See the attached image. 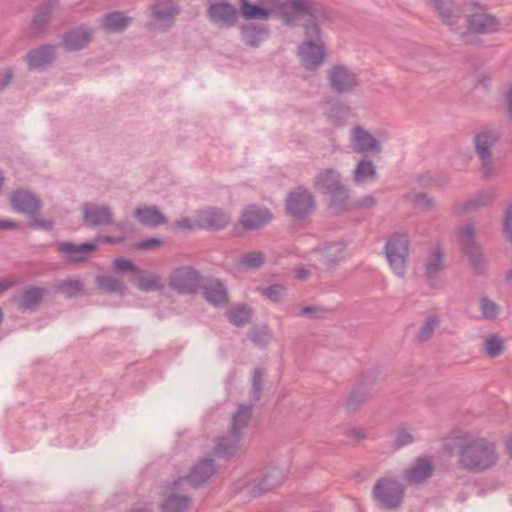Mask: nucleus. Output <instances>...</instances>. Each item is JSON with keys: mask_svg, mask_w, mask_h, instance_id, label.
Returning <instances> with one entry per match:
<instances>
[{"mask_svg": "<svg viewBox=\"0 0 512 512\" xmlns=\"http://www.w3.org/2000/svg\"><path fill=\"white\" fill-rule=\"evenodd\" d=\"M200 288L206 302L214 308H224L229 304V291L223 280L215 277L206 279Z\"/></svg>", "mask_w": 512, "mask_h": 512, "instance_id": "f3484780", "label": "nucleus"}, {"mask_svg": "<svg viewBox=\"0 0 512 512\" xmlns=\"http://www.w3.org/2000/svg\"><path fill=\"white\" fill-rule=\"evenodd\" d=\"M98 240L74 244L70 241L55 242L54 247L57 252L63 255V259L68 264H77L86 262L90 254L97 249Z\"/></svg>", "mask_w": 512, "mask_h": 512, "instance_id": "ddd939ff", "label": "nucleus"}, {"mask_svg": "<svg viewBox=\"0 0 512 512\" xmlns=\"http://www.w3.org/2000/svg\"><path fill=\"white\" fill-rule=\"evenodd\" d=\"M10 205L18 213L26 214L31 219L30 227L50 231L54 222L49 219H40L38 216L42 208L40 198L28 189H16L10 194Z\"/></svg>", "mask_w": 512, "mask_h": 512, "instance_id": "39448f33", "label": "nucleus"}, {"mask_svg": "<svg viewBox=\"0 0 512 512\" xmlns=\"http://www.w3.org/2000/svg\"><path fill=\"white\" fill-rule=\"evenodd\" d=\"M458 242L462 252L468 256L469 263L477 275H484L486 272V262L482 249L475 240V229L471 223H467L458 231Z\"/></svg>", "mask_w": 512, "mask_h": 512, "instance_id": "9d476101", "label": "nucleus"}, {"mask_svg": "<svg viewBox=\"0 0 512 512\" xmlns=\"http://www.w3.org/2000/svg\"><path fill=\"white\" fill-rule=\"evenodd\" d=\"M136 286L139 290L144 292L158 291L163 288L162 278L155 273H144L141 270L140 274H136Z\"/></svg>", "mask_w": 512, "mask_h": 512, "instance_id": "79ce46f5", "label": "nucleus"}, {"mask_svg": "<svg viewBox=\"0 0 512 512\" xmlns=\"http://www.w3.org/2000/svg\"><path fill=\"white\" fill-rule=\"evenodd\" d=\"M264 383V370L262 368H255L252 375V385L263 387Z\"/></svg>", "mask_w": 512, "mask_h": 512, "instance_id": "69168bd1", "label": "nucleus"}, {"mask_svg": "<svg viewBox=\"0 0 512 512\" xmlns=\"http://www.w3.org/2000/svg\"><path fill=\"white\" fill-rule=\"evenodd\" d=\"M444 253L440 246H435L430 251L424 264L425 276L431 288H439L442 285L438 275L445 269Z\"/></svg>", "mask_w": 512, "mask_h": 512, "instance_id": "4be33fe9", "label": "nucleus"}, {"mask_svg": "<svg viewBox=\"0 0 512 512\" xmlns=\"http://www.w3.org/2000/svg\"><path fill=\"white\" fill-rule=\"evenodd\" d=\"M377 201L373 195H365L361 199L357 201H352L353 210L354 209H369L376 205Z\"/></svg>", "mask_w": 512, "mask_h": 512, "instance_id": "bf43d9fd", "label": "nucleus"}, {"mask_svg": "<svg viewBox=\"0 0 512 512\" xmlns=\"http://www.w3.org/2000/svg\"><path fill=\"white\" fill-rule=\"evenodd\" d=\"M248 337L255 346L264 349L271 342L273 332L268 324H254L248 331Z\"/></svg>", "mask_w": 512, "mask_h": 512, "instance_id": "ea45409f", "label": "nucleus"}, {"mask_svg": "<svg viewBox=\"0 0 512 512\" xmlns=\"http://www.w3.org/2000/svg\"><path fill=\"white\" fill-rule=\"evenodd\" d=\"M386 259L394 273L403 277L407 269L409 239L406 233L396 232L391 235L384 246Z\"/></svg>", "mask_w": 512, "mask_h": 512, "instance_id": "6e6552de", "label": "nucleus"}, {"mask_svg": "<svg viewBox=\"0 0 512 512\" xmlns=\"http://www.w3.org/2000/svg\"><path fill=\"white\" fill-rule=\"evenodd\" d=\"M134 216L139 223L149 227H158L167 222L166 216L157 206L137 208L134 211Z\"/></svg>", "mask_w": 512, "mask_h": 512, "instance_id": "f704fd0d", "label": "nucleus"}, {"mask_svg": "<svg viewBox=\"0 0 512 512\" xmlns=\"http://www.w3.org/2000/svg\"><path fill=\"white\" fill-rule=\"evenodd\" d=\"M313 16L305 15L307 22L303 24L304 40L298 46V56L302 66L309 71L317 70L327 57L322 30L317 22L318 9L316 2L311 0Z\"/></svg>", "mask_w": 512, "mask_h": 512, "instance_id": "7ed1b4c3", "label": "nucleus"}, {"mask_svg": "<svg viewBox=\"0 0 512 512\" xmlns=\"http://www.w3.org/2000/svg\"><path fill=\"white\" fill-rule=\"evenodd\" d=\"M57 290L67 298H75L83 294V283L76 279L63 280L57 284Z\"/></svg>", "mask_w": 512, "mask_h": 512, "instance_id": "49530a36", "label": "nucleus"}, {"mask_svg": "<svg viewBox=\"0 0 512 512\" xmlns=\"http://www.w3.org/2000/svg\"><path fill=\"white\" fill-rule=\"evenodd\" d=\"M113 266L119 272H131L135 275L141 273V270L131 260L125 258H116Z\"/></svg>", "mask_w": 512, "mask_h": 512, "instance_id": "6e6d98bb", "label": "nucleus"}, {"mask_svg": "<svg viewBox=\"0 0 512 512\" xmlns=\"http://www.w3.org/2000/svg\"><path fill=\"white\" fill-rule=\"evenodd\" d=\"M346 436L350 437V438H353V439H355L357 441L364 440L367 437V435L365 433V430L362 429V428H352V429H349L346 432Z\"/></svg>", "mask_w": 512, "mask_h": 512, "instance_id": "0e129e2a", "label": "nucleus"}, {"mask_svg": "<svg viewBox=\"0 0 512 512\" xmlns=\"http://www.w3.org/2000/svg\"><path fill=\"white\" fill-rule=\"evenodd\" d=\"M315 195L305 186L290 190L285 198V212L293 220L308 219L317 210Z\"/></svg>", "mask_w": 512, "mask_h": 512, "instance_id": "423d86ee", "label": "nucleus"}, {"mask_svg": "<svg viewBox=\"0 0 512 512\" xmlns=\"http://www.w3.org/2000/svg\"><path fill=\"white\" fill-rule=\"evenodd\" d=\"M202 282L201 273L192 266L177 267L168 278L169 287L181 295L196 294Z\"/></svg>", "mask_w": 512, "mask_h": 512, "instance_id": "9b49d317", "label": "nucleus"}, {"mask_svg": "<svg viewBox=\"0 0 512 512\" xmlns=\"http://www.w3.org/2000/svg\"><path fill=\"white\" fill-rule=\"evenodd\" d=\"M498 193L495 188H489L479 192L478 194L471 197L468 201L463 204L454 207L456 213H466L476 211L482 207L490 205L493 200L497 197Z\"/></svg>", "mask_w": 512, "mask_h": 512, "instance_id": "c756f323", "label": "nucleus"}, {"mask_svg": "<svg viewBox=\"0 0 512 512\" xmlns=\"http://www.w3.org/2000/svg\"><path fill=\"white\" fill-rule=\"evenodd\" d=\"M47 294L44 287L29 285L21 294L14 295L12 301L20 310L35 312L43 302Z\"/></svg>", "mask_w": 512, "mask_h": 512, "instance_id": "412c9836", "label": "nucleus"}, {"mask_svg": "<svg viewBox=\"0 0 512 512\" xmlns=\"http://www.w3.org/2000/svg\"><path fill=\"white\" fill-rule=\"evenodd\" d=\"M484 351L490 358L500 356L504 351V341L497 334L488 335L484 342Z\"/></svg>", "mask_w": 512, "mask_h": 512, "instance_id": "a18cd8bd", "label": "nucleus"}, {"mask_svg": "<svg viewBox=\"0 0 512 512\" xmlns=\"http://www.w3.org/2000/svg\"><path fill=\"white\" fill-rule=\"evenodd\" d=\"M458 466L461 470L479 474L498 462V453L493 442L486 438H465L457 444Z\"/></svg>", "mask_w": 512, "mask_h": 512, "instance_id": "f03ea898", "label": "nucleus"}, {"mask_svg": "<svg viewBox=\"0 0 512 512\" xmlns=\"http://www.w3.org/2000/svg\"><path fill=\"white\" fill-rule=\"evenodd\" d=\"M325 113L328 119L335 125H342L349 114L350 107L341 101L328 100L325 102Z\"/></svg>", "mask_w": 512, "mask_h": 512, "instance_id": "a19ab883", "label": "nucleus"}, {"mask_svg": "<svg viewBox=\"0 0 512 512\" xmlns=\"http://www.w3.org/2000/svg\"><path fill=\"white\" fill-rule=\"evenodd\" d=\"M251 419L252 405L240 404L231 418L228 432L218 437L213 449L214 455L227 460L234 457L239 450L240 440L249 427Z\"/></svg>", "mask_w": 512, "mask_h": 512, "instance_id": "20e7f679", "label": "nucleus"}, {"mask_svg": "<svg viewBox=\"0 0 512 512\" xmlns=\"http://www.w3.org/2000/svg\"><path fill=\"white\" fill-rule=\"evenodd\" d=\"M13 76L14 72L11 68L0 71V91L8 86L10 81L13 79Z\"/></svg>", "mask_w": 512, "mask_h": 512, "instance_id": "680f3d73", "label": "nucleus"}, {"mask_svg": "<svg viewBox=\"0 0 512 512\" xmlns=\"http://www.w3.org/2000/svg\"><path fill=\"white\" fill-rule=\"evenodd\" d=\"M83 220L87 226L95 227L113 223L111 208L95 203H85L82 208Z\"/></svg>", "mask_w": 512, "mask_h": 512, "instance_id": "393cba45", "label": "nucleus"}, {"mask_svg": "<svg viewBox=\"0 0 512 512\" xmlns=\"http://www.w3.org/2000/svg\"><path fill=\"white\" fill-rule=\"evenodd\" d=\"M326 313H327V310L322 309L318 306H312V305L303 306L300 309V314L309 316L310 318H313V319L324 318Z\"/></svg>", "mask_w": 512, "mask_h": 512, "instance_id": "13d9d810", "label": "nucleus"}, {"mask_svg": "<svg viewBox=\"0 0 512 512\" xmlns=\"http://www.w3.org/2000/svg\"><path fill=\"white\" fill-rule=\"evenodd\" d=\"M231 222L229 213L220 208L208 207L201 210L196 217V226L209 231L225 229Z\"/></svg>", "mask_w": 512, "mask_h": 512, "instance_id": "6ab92c4d", "label": "nucleus"}, {"mask_svg": "<svg viewBox=\"0 0 512 512\" xmlns=\"http://www.w3.org/2000/svg\"><path fill=\"white\" fill-rule=\"evenodd\" d=\"M192 500L187 495L169 494L161 503V512H187Z\"/></svg>", "mask_w": 512, "mask_h": 512, "instance_id": "4c0bfd02", "label": "nucleus"}, {"mask_svg": "<svg viewBox=\"0 0 512 512\" xmlns=\"http://www.w3.org/2000/svg\"><path fill=\"white\" fill-rule=\"evenodd\" d=\"M174 226L178 229L182 230H193L194 228H197L196 226V219L194 221H191L189 218H182L177 221H175Z\"/></svg>", "mask_w": 512, "mask_h": 512, "instance_id": "e2e57ef3", "label": "nucleus"}, {"mask_svg": "<svg viewBox=\"0 0 512 512\" xmlns=\"http://www.w3.org/2000/svg\"><path fill=\"white\" fill-rule=\"evenodd\" d=\"M265 262V256L260 251L246 253L242 256L239 264L248 269H258Z\"/></svg>", "mask_w": 512, "mask_h": 512, "instance_id": "09e8293b", "label": "nucleus"}, {"mask_svg": "<svg viewBox=\"0 0 512 512\" xmlns=\"http://www.w3.org/2000/svg\"><path fill=\"white\" fill-rule=\"evenodd\" d=\"M207 16L214 25L220 28H231L238 21L239 10L227 1H219L209 6Z\"/></svg>", "mask_w": 512, "mask_h": 512, "instance_id": "dca6fc26", "label": "nucleus"}, {"mask_svg": "<svg viewBox=\"0 0 512 512\" xmlns=\"http://www.w3.org/2000/svg\"><path fill=\"white\" fill-rule=\"evenodd\" d=\"M270 29L265 24H245L240 27L241 40L250 47H258L268 36Z\"/></svg>", "mask_w": 512, "mask_h": 512, "instance_id": "c85d7f7f", "label": "nucleus"}, {"mask_svg": "<svg viewBox=\"0 0 512 512\" xmlns=\"http://www.w3.org/2000/svg\"><path fill=\"white\" fill-rule=\"evenodd\" d=\"M272 214L268 208L248 205L242 212L240 224L247 230H256L269 223Z\"/></svg>", "mask_w": 512, "mask_h": 512, "instance_id": "b1692460", "label": "nucleus"}, {"mask_svg": "<svg viewBox=\"0 0 512 512\" xmlns=\"http://www.w3.org/2000/svg\"><path fill=\"white\" fill-rule=\"evenodd\" d=\"M327 80L331 90L337 94H351L360 85L358 74L342 63H336L328 69Z\"/></svg>", "mask_w": 512, "mask_h": 512, "instance_id": "f8f14e48", "label": "nucleus"}, {"mask_svg": "<svg viewBox=\"0 0 512 512\" xmlns=\"http://www.w3.org/2000/svg\"><path fill=\"white\" fill-rule=\"evenodd\" d=\"M376 175V167L371 160L362 159L354 170V178L357 182H365Z\"/></svg>", "mask_w": 512, "mask_h": 512, "instance_id": "c03bdc74", "label": "nucleus"}, {"mask_svg": "<svg viewBox=\"0 0 512 512\" xmlns=\"http://www.w3.org/2000/svg\"><path fill=\"white\" fill-rule=\"evenodd\" d=\"M433 471L431 460L422 456L416 458L413 464L404 471V478L409 484H421L432 476Z\"/></svg>", "mask_w": 512, "mask_h": 512, "instance_id": "bb28decb", "label": "nucleus"}, {"mask_svg": "<svg viewBox=\"0 0 512 512\" xmlns=\"http://www.w3.org/2000/svg\"><path fill=\"white\" fill-rule=\"evenodd\" d=\"M130 22L131 18L123 12L114 11L102 16L100 26L108 33H121L129 26Z\"/></svg>", "mask_w": 512, "mask_h": 512, "instance_id": "473e14b6", "label": "nucleus"}, {"mask_svg": "<svg viewBox=\"0 0 512 512\" xmlns=\"http://www.w3.org/2000/svg\"><path fill=\"white\" fill-rule=\"evenodd\" d=\"M320 262L327 269H334L344 257V246L340 243H330L319 249Z\"/></svg>", "mask_w": 512, "mask_h": 512, "instance_id": "c9c22d12", "label": "nucleus"}, {"mask_svg": "<svg viewBox=\"0 0 512 512\" xmlns=\"http://www.w3.org/2000/svg\"><path fill=\"white\" fill-rule=\"evenodd\" d=\"M441 20L448 26L456 25L460 18V9L453 0H431Z\"/></svg>", "mask_w": 512, "mask_h": 512, "instance_id": "e433bc0d", "label": "nucleus"}, {"mask_svg": "<svg viewBox=\"0 0 512 512\" xmlns=\"http://www.w3.org/2000/svg\"><path fill=\"white\" fill-rule=\"evenodd\" d=\"M416 181L420 187H442L449 181L446 175L433 174L432 172H426L417 176Z\"/></svg>", "mask_w": 512, "mask_h": 512, "instance_id": "de8ad7c7", "label": "nucleus"}, {"mask_svg": "<svg viewBox=\"0 0 512 512\" xmlns=\"http://www.w3.org/2000/svg\"><path fill=\"white\" fill-rule=\"evenodd\" d=\"M162 244V241L158 238H148L142 240L136 244V248L140 250H148L155 247H159Z\"/></svg>", "mask_w": 512, "mask_h": 512, "instance_id": "052dcab7", "label": "nucleus"}, {"mask_svg": "<svg viewBox=\"0 0 512 512\" xmlns=\"http://www.w3.org/2000/svg\"><path fill=\"white\" fill-rule=\"evenodd\" d=\"M252 314V308L244 303L232 307L225 313L228 321L236 327H243L250 323L252 320Z\"/></svg>", "mask_w": 512, "mask_h": 512, "instance_id": "58836bf2", "label": "nucleus"}, {"mask_svg": "<svg viewBox=\"0 0 512 512\" xmlns=\"http://www.w3.org/2000/svg\"><path fill=\"white\" fill-rule=\"evenodd\" d=\"M342 183L340 173L333 168H326L319 172L313 182L314 187L324 195Z\"/></svg>", "mask_w": 512, "mask_h": 512, "instance_id": "72a5a7b5", "label": "nucleus"}, {"mask_svg": "<svg viewBox=\"0 0 512 512\" xmlns=\"http://www.w3.org/2000/svg\"><path fill=\"white\" fill-rule=\"evenodd\" d=\"M56 8V1H46L36 7L30 23L34 37H40L46 34L47 27Z\"/></svg>", "mask_w": 512, "mask_h": 512, "instance_id": "5701e85b", "label": "nucleus"}, {"mask_svg": "<svg viewBox=\"0 0 512 512\" xmlns=\"http://www.w3.org/2000/svg\"><path fill=\"white\" fill-rule=\"evenodd\" d=\"M414 441L413 435L406 429H398L396 437L393 441L392 447L394 450H399L402 447L411 444Z\"/></svg>", "mask_w": 512, "mask_h": 512, "instance_id": "603ef678", "label": "nucleus"}, {"mask_svg": "<svg viewBox=\"0 0 512 512\" xmlns=\"http://www.w3.org/2000/svg\"><path fill=\"white\" fill-rule=\"evenodd\" d=\"M467 31L462 33V37L467 43H475L471 34H490L499 30V20L486 13H474L467 17Z\"/></svg>", "mask_w": 512, "mask_h": 512, "instance_id": "4468645a", "label": "nucleus"}, {"mask_svg": "<svg viewBox=\"0 0 512 512\" xmlns=\"http://www.w3.org/2000/svg\"><path fill=\"white\" fill-rule=\"evenodd\" d=\"M482 316L487 320H494L498 316L499 308L497 304L487 298L481 300Z\"/></svg>", "mask_w": 512, "mask_h": 512, "instance_id": "864d4df0", "label": "nucleus"}, {"mask_svg": "<svg viewBox=\"0 0 512 512\" xmlns=\"http://www.w3.org/2000/svg\"><path fill=\"white\" fill-rule=\"evenodd\" d=\"M354 139L356 141L355 151L359 153L372 152L379 154L381 144L379 141L364 128L357 126L353 129Z\"/></svg>", "mask_w": 512, "mask_h": 512, "instance_id": "2f4dec72", "label": "nucleus"}, {"mask_svg": "<svg viewBox=\"0 0 512 512\" xmlns=\"http://www.w3.org/2000/svg\"><path fill=\"white\" fill-rule=\"evenodd\" d=\"M284 480L283 473L278 468H272L265 473L261 481L251 487L249 490V495L251 497H259L264 493H267L277 486H279Z\"/></svg>", "mask_w": 512, "mask_h": 512, "instance_id": "7c9ffc66", "label": "nucleus"}, {"mask_svg": "<svg viewBox=\"0 0 512 512\" xmlns=\"http://www.w3.org/2000/svg\"><path fill=\"white\" fill-rule=\"evenodd\" d=\"M501 138V133L495 129L485 130L474 136V148L481 161V173L484 180L494 177V165L491 147Z\"/></svg>", "mask_w": 512, "mask_h": 512, "instance_id": "1a4fd4ad", "label": "nucleus"}, {"mask_svg": "<svg viewBox=\"0 0 512 512\" xmlns=\"http://www.w3.org/2000/svg\"><path fill=\"white\" fill-rule=\"evenodd\" d=\"M504 100L507 107V117L512 121V85L504 93Z\"/></svg>", "mask_w": 512, "mask_h": 512, "instance_id": "338daca9", "label": "nucleus"}, {"mask_svg": "<svg viewBox=\"0 0 512 512\" xmlns=\"http://www.w3.org/2000/svg\"><path fill=\"white\" fill-rule=\"evenodd\" d=\"M404 495L403 484L390 477L379 478L372 489L373 499L378 507L385 510L399 508L403 503Z\"/></svg>", "mask_w": 512, "mask_h": 512, "instance_id": "0eeeda50", "label": "nucleus"}, {"mask_svg": "<svg viewBox=\"0 0 512 512\" xmlns=\"http://www.w3.org/2000/svg\"><path fill=\"white\" fill-rule=\"evenodd\" d=\"M95 281L98 289L106 293L124 294L127 290V287L122 281L109 275H98Z\"/></svg>", "mask_w": 512, "mask_h": 512, "instance_id": "37998d69", "label": "nucleus"}, {"mask_svg": "<svg viewBox=\"0 0 512 512\" xmlns=\"http://www.w3.org/2000/svg\"><path fill=\"white\" fill-rule=\"evenodd\" d=\"M413 202L424 210H430L435 206V200L425 193H418L414 196Z\"/></svg>", "mask_w": 512, "mask_h": 512, "instance_id": "4d7b16f0", "label": "nucleus"}, {"mask_svg": "<svg viewBox=\"0 0 512 512\" xmlns=\"http://www.w3.org/2000/svg\"><path fill=\"white\" fill-rule=\"evenodd\" d=\"M439 325V318L437 316H429L426 321L424 322V324L421 326L418 334H417V339L418 341L420 342H426L428 341L435 328Z\"/></svg>", "mask_w": 512, "mask_h": 512, "instance_id": "8fccbe9b", "label": "nucleus"}, {"mask_svg": "<svg viewBox=\"0 0 512 512\" xmlns=\"http://www.w3.org/2000/svg\"><path fill=\"white\" fill-rule=\"evenodd\" d=\"M375 383V377L370 374L363 375L350 391L346 407L350 412H356L363 406L371 395V389Z\"/></svg>", "mask_w": 512, "mask_h": 512, "instance_id": "aec40b11", "label": "nucleus"}, {"mask_svg": "<svg viewBox=\"0 0 512 512\" xmlns=\"http://www.w3.org/2000/svg\"><path fill=\"white\" fill-rule=\"evenodd\" d=\"M263 387L260 386H253L250 389V398L252 400V403L249 405H252V409L254 408V405L260 400L261 394H262Z\"/></svg>", "mask_w": 512, "mask_h": 512, "instance_id": "774afa93", "label": "nucleus"}, {"mask_svg": "<svg viewBox=\"0 0 512 512\" xmlns=\"http://www.w3.org/2000/svg\"><path fill=\"white\" fill-rule=\"evenodd\" d=\"M262 294L273 302H280L286 294V288L281 284H272L261 289Z\"/></svg>", "mask_w": 512, "mask_h": 512, "instance_id": "3c124183", "label": "nucleus"}, {"mask_svg": "<svg viewBox=\"0 0 512 512\" xmlns=\"http://www.w3.org/2000/svg\"><path fill=\"white\" fill-rule=\"evenodd\" d=\"M94 30L81 24L65 31L61 38L60 45L67 52H76L85 49L93 40Z\"/></svg>", "mask_w": 512, "mask_h": 512, "instance_id": "2eb2a0df", "label": "nucleus"}, {"mask_svg": "<svg viewBox=\"0 0 512 512\" xmlns=\"http://www.w3.org/2000/svg\"><path fill=\"white\" fill-rule=\"evenodd\" d=\"M350 193L351 190L344 183L326 193L328 209L333 211L335 214H341L353 210Z\"/></svg>", "mask_w": 512, "mask_h": 512, "instance_id": "a878e982", "label": "nucleus"}, {"mask_svg": "<svg viewBox=\"0 0 512 512\" xmlns=\"http://www.w3.org/2000/svg\"><path fill=\"white\" fill-rule=\"evenodd\" d=\"M239 14L245 20L278 18L289 27H296L305 15L313 16L311 0H241Z\"/></svg>", "mask_w": 512, "mask_h": 512, "instance_id": "f257e3e1", "label": "nucleus"}, {"mask_svg": "<svg viewBox=\"0 0 512 512\" xmlns=\"http://www.w3.org/2000/svg\"><path fill=\"white\" fill-rule=\"evenodd\" d=\"M216 472L215 461L212 458H204L191 468L185 479L196 488L207 482Z\"/></svg>", "mask_w": 512, "mask_h": 512, "instance_id": "cd10ccee", "label": "nucleus"}, {"mask_svg": "<svg viewBox=\"0 0 512 512\" xmlns=\"http://www.w3.org/2000/svg\"><path fill=\"white\" fill-rule=\"evenodd\" d=\"M152 14L156 20L167 21L173 17L174 12L167 4H156L153 6Z\"/></svg>", "mask_w": 512, "mask_h": 512, "instance_id": "5fc2aeb1", "label": "nucleus"}, {"mask_svg": "<svg viewBox=\"0 0 512 512\" xmlns=\"http://www.w3.org/2000/svg\"><path fill=\"white\" fill-rule=\"evenodd\" d=\"M57 58L56 46L42 44L28 51L25 61L29 71H45L53 65Z\"/></svg>", "mask_w": 512, "mask_h": 512, "instance_id": "a211bd4d", "label": "nucleus"}]
</instances>
